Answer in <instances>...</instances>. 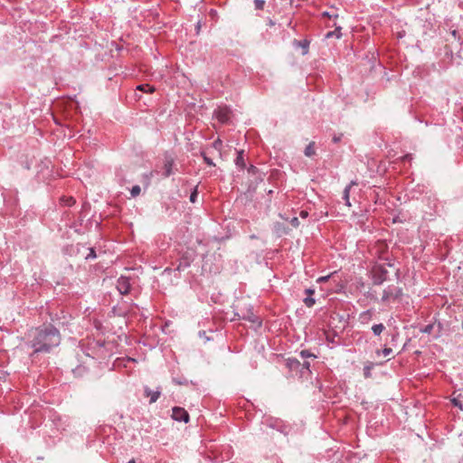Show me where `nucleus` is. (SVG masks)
Wrapping results in <instances>:
<instances>
[{"instance_id":"nucleus-1","label":"nucleus","mask_w":463,"mask_h":463,"mask_svg":"<svg viewBox=\"0 0 463 463\" xmlns=\"http://www.w3.org/2000/svg\"><path fill=\"white\" fill-rule=\"evenodd\" d=\"M31 336L33 338L28 345L33 349V354L50 353L61 343L60 332L52 325L35 328Z\"/></svg>"},{"instance_id":"nucleus-2","label":"nucleus","mask_w":463,"mask_h":463,"mask_svg":"<svg viewBox=\"0 0 463 463\" xmlns=\"http://www.w3.org/2000/svg\"><path fill=\"white\" fill-rule=\"evenodd\" d=\"M402 296V288L396 286L387 287L383 293L382 302L386 303L398 299Z\"/></svg>"},{"instance_id":"nucleus-3","label":"nucleus","mask_w":463,"mask_h":463,"mask_svg":"<svg viewBox=\"0 0 463 463\" xmlns=\"http://www.w3.org/2000/svg\"><path fill=\"white\" fill-rule=\"evenodd\" d=\"M232 110L228 107H219L214 110V116L219 122L226 124L230 121Z\"/></svg>"},{"instance_id":"nucleus-4","label":"nucleus","mask_w":463,"mask_h":463,"mask_svg":"<svg viewBox=\"0 0 463 463\" xmlns=\"http://www.w3.org/2000/svg\"><path fill=\"white\" fill-rule=\"evenodd\" d=\"M131 288L130 281L128 277L120 276L117 280V289L121 295H127Z\"/></svg>"},{"instance_id":"nucleus-5","label":"nucleus","mask_w":463,"mask_h":463,"mask_svg":"<svg viewBox=\"0 0 463 463\" xmlns=\"http://www.w3.org/2000/svg\"><path fill=\"white\" fill-rule=\"evenodd\" d=\"M172 418L176 421H189V414L188 412L181 407H174L172 409Z\"/></svg>"},{"instance_id":"nucleus-6","label":"nucleus","mask_w":463,"mask_h":463,"mask_svg":"<svg viewBox=\"0 0 463 463\" xmlns=\"http://www.w3.org/2000/svg\"><path fill=\"white\" fill-rule=\"evenodd\" d=\"M387 279V270L383 268H377L373 270V281L375 285L383 284Z\"/></svg>"},{"instance_id":"nucleus-7","label":"nucleus","mask_w":463,"mask_h":463,"mask_svg":"<svg viewBox=\"0 0 463 463\" xmlns=\"http://www.w3.org/2000/svg\"><path fill=\"white\" fill-rule=\"evenodd\" d=\"M144 394L146 397L149 398V402H156L161 395V389L158 387L156 391L151 390L149 387L146 386L144 388Z\"/></svg>"},{"instance_id":"nucleus-8","label":"nucleus","mask_w":463,"mask_h":463,"mask_svg":"<svg viewBox=\"0 0 463 463\" xmlns=\"http://www.w3.org/2000/svg\"><path fill=\"white\" fill-rule=\"evenodd\" d=\"M241 318L244 320H248L253 324H256L258 326H261V322L260 321L259 317L253 314L251 309H250L247 314H243L242 316H240Z\"/></svg>"},{"instance_id":"nucleus-9","label":"nucleus","mask_w":463,"mask_h":463,"mask_svg":"<svg viewBox=\"0 0 463 463\" xmlns=\"http://www.w3.org/2000/svg\"><path fill=\"white\" fill-rule=\"evenodd\" d=\"M173 166H174V160L172 158H167L164 165V176L168 177L173 174Z\"/></svg>"},{"instance_id":"nucleus-10","label":"nucleus","mask_w":463,"mask_h":463,"mask_svg":"<svg viewBox=\"0 0 463 463\" xmlns=\"http://www.w3.org/2000/svg\"><path fill=\"white\" fill-rule=\"evenodd\" d=\"M235 165L241 168V169H244L246 167V163H245V159H244V151L243 150H240L237 152V156H236V159H235Z\"/></svg>"},{"instance_id":"nucleus-11","label":"nucleus","mask_w":463,"mask_h":463,"mask_svg":"<svg viewBox=\"0 0 463 463\" xmlns=\"http://www.w3.org/2000/svg\"><path fill=\"white\" fill-rule=\"evenodd\" d=\"M354 184H356L355 182L352 181L350 183V184H348L345 190H344V194H343V199L345 201V204L348 205V206H351V203H350V201H349V197H350V189H351V186L354 185Z\"/></svg>"},{"instance_id":"nucleus-12","label":"nucleus","mask_w":463,"mask_h":463,"mask_svg":"<svg viewBox=\"0 0 463 463\" xmlns=\"http://www.w3.org/2000/svg\"><path fill=\"white\" fill-rule=\"evenodd\" d=\"M287 364L290 370H300L301 363L297 358H288Z\"/></svg>"},{"instance_id":"nucleus-13","label":"nucleus","mask_w":463,"mask_h":463,"mask_svg":"<svg viewBox=\"0 0 463 463\" xmlns=\"http://www.w3.org/2000/svg\"><path fill=\"white\" fill-rule=\"evenodd\" d=\"M304 154L307 157H310L316 154L315 142L312 141L306 146Z\"/></svg>"},{"instance_id":"nucleus-14","label":"nucleus","mask_w":463,"mask_h":463,"mask_svg":"<svg viewBox=\"0 0 463 463\" xmlns=\"http://www.w3.org/2000/svg\"><path fill=\"white\" fill-rule=\"evenodd\" d=\"M385 330V326L383 324H375L372 326V331L374 335H380Z\"/></svg>"},{"instance_id":"nucleus-15","label":"nucleus","mask_w":463,"mask_h":463,"mask_svg":"<svg viewBox=\"0 0 463 463\" xmlns=\"http://www.w3.org/2000/svg\"><path fill=\"white\" fill-rule=\"evenodd\" d=\"M341 36H342V33H341L340 26L336 27L335 31L328 32L326 34V38H327V39L332 38V37H335V38L339 39V38H341Z\"/></svg>"},{"instance_id":"nucleus-16","label":"nucleus","mask_w":463,"mask_h":463,"mask_svg":"<svg viewBox=\"0 0 463 463\" xmlns=\"http://www.w3.org/2000/svg\"><path fill=\"white\" fill-rule=\"evenodd\" d=\"M299 355L302 359L306 360L307 358H317V355L311 353L309 350H302L299 353Z\"/></svg>"},{"instance_id":"nucleus-17","label":"nucleus","mask_w":463,"mask_h":463,"mask_svg":"<svg viewBox=\"0 0 463 463\" xmlns=\"http://www.w3.org/2000/svg\"><path fill=\"white\" fill-rule=\"evenodd\" d=\"M297 44L303 49V54H307L308 52L309 42L307 40L298 41Z\"/></svg>"},{"instance_id":"nucleus-18","label":"nucleus","mask_w":463,"mask_h":463,"mask_svg":"<svg viewBox=\"0 0 463 463\" xmlns=\"http://www.w3.org/2000/svg\"><path fill=\"white\" fill-rule=\"evenodd\" d=\"M137 90H139L145 91V92H154L155 88L148 84H141L137 87Z\"/></svg>"},{"instance_id":"nucleus-19","label":"nucleus","mask_w":463,"mask_h":463,"mask_svg":"<svg viewBox=\"0 0 463 463\" xmlns=\"http://www.w3.org/2000/svg\"><path fill=\"white\" fill-rule=\"evenodd\" d=\"M201 156H203V161L210 166H214L215 164L213 163V159L210 158L208 156H207V153L205 151H202L201 152Z\"/></svg>"},{"instance_id":"nucleus-20","label":"nucleus","mask_w":463,"mask_h":463,"mask_svg":"<svg viewBox=\"0 0 463 463\" xmlns=\"http://www.w3.org/2000/svg\"><path fill=\"white\" fill-rule=\"evenodd\" d=\"M87 372V369L85 366H78L76 369L73 370V373L76 376H83L84 373Z\"/></svg>"},{"instance_id":"nucleus-21","label":"nucleus","mask_w":463,"mask_h":463,"mask_svg":"<svg viewBox=\"0 0 463 463\" xmlns=\"http://www.w3.org/2000/svg\"><path fill=\"white\" fill-rule=\"evenodd\" d=\"M141 188L139 185H134L130 190V194L132 197H137L140 194Z\"/></svg>"},{"instance_id":"nucleus-22","label":"nucleus","mask_w":463,"mask_h":463,"mask_svg":"<svg viewBox=\"0 0 463 463\" xmlns=\"http://www.w3.org/2000/svg\"><path fill=\"white\" fill-rule=\"evenodd\" d=\"M222 142L221 139H216L213 144H212V147L215 150H217L218 152H221L222 150Z\"/></svg>"},{"instance_id":"nucleus-23","label":"nucleus","mask_w":463,"mask_h":463,"mask_svg":"<svg viewBox=\"0 0 463 463\" xmlns=\"http://www.w3.org/2000/svg\"><path fill=\"white\" fill-rule=\"evenodd\" d=\"M304 303L305 305L307 307H311L314 306L315 304V298H313L312 297L308 296L307 298H304Z\"/></svg>"},{"instance_id":"nucleus-24","label":"nucleus","mask_w":463,"mask_h":463,"mask_svg":"<svg viewBox=\"0 0 463 463\" xmlns=\"http://www.w3.org/2000/svg\"><path fill=\"white\" fill-rule=\"evenodd\" d=\"M309 368H310V364H309V362H307V361H304V363H303V364H301V365H300V372H301L302 373H304V372H303V370H304V369H305V370H307V372H310V369H309Z\"/></svg>"},{"instance_id":"nucleus-25","label":"nucleus","mask_w":463,"mask_h":463,"mask_svg":"<svg viewBox=\"0 0 463 463\" xmlns=\"http://www.w3.org/2000/svg\"><path fill=\"white\" fill-rule=\"evenodd\" d=\"M197 196H198V192H197V189L194 188V190L190 194V202L191 203H195L196 199H197Z\"/></svg>"},{"instance_id":"nucleus-26","label":"nucleus","mask_w":463,"mask_h":463,"mask_svg":"<svg viewBox=\"0 0 463 463\" xmlns=\"http://www.w3.org/2000/svg\"><path fill=\"white\" fill-rule=\"evenodd\" d=\"M265 2L263 0H255L256 9L261 10L264 6Z\"/></svg>"},{"instance_id":"nucleus-27","label":"nucleus","mask_w":463,"mask_h":463,"mask_svg":"<svg viewBox=\"0 0 463 463\" xmlns=\"http://www.w3.org/2000/svg\"><path fill=\"white\" fill-rule=\"evenodd\" d=\"M392 353V349L391 347H384V348L382 350V354H383L384 356H388V355H390Z\"/></svg>"},{"instance_id":"nucleus-28","label":"nucleus","mask_w":463,"mask_h":463,"mask_svg":"<svg viewBox=\"0 0 463 463\" xmlns=\"http://www.w3.org/2000/svg\"><path fill=\"white\" fill-rule=\"evenodd\" d=\"M364 374L365 378H369L371 376V367L370 366H364Z\"/></svg>"},{"instance_id":"nucleus-29","label":"nucleus","mask_w":463,"mask_h":463,"mask_svg":"<svg viewBox=\"0 0 463 463\" xmlns=\"http://www.w3.org/2000/svg\"><path fill=\"white\" fill-rule=\"evenodd\" d=\"M432 327H433L432 324H429L424 328H422L420 331L423 333H430Z\"/></svg>"},{"instance_id":"nucleus-30","label":"nucleus","mask_w":463,"mask_h":463,"mask_svg":"<svg viewBox=\"0 0 463 463\" xmlns=\"http://www.w3.org/2000/svg\"><path fill=\"white\" fill-rule=\"evenodd\" d=\"M290 223L292 226L294 227H298L299 225V221L297 217H293L291 220H290Z\"/></svg>"},{"instance_id":"nucleus-31","label":"nucleus","mask_w":463,"mask_h":463,"mask_svg":"<svg viewBox=\"0 0 463 463\" xmlns=\"http://www.w3.org/2000/svg\"><path fill=\"white\" fill-rule=\"evenodd\" d=\"M370 316H371V312H370V310H367V311L363 312L360 315V318L364 319V318L370 317Z\"/></svg>"},{"instance_id":"nucleus-32","label":"nucleus","mask_w":463,"mask_h":463,"mask_svg":"<svg viewBox=\"0 0 463 463\" xmlns=\"http://www.w3.org/2000/svg\"><path fill=\"white\" fill-rule=\"evenodd\" d=\"M331 275L323 276L317 279V282L322 283L327 281Z\"/></svg>"},{"instance_id":"nucleus-33","label":"nucleus","mask_w":463,"mask_h":463,"mask_svg":"<svg viewBox=\"0 0 463 463\" xmlns=\"http://www.w3.org/2000/svg\"><path fill=\"white\" fill-rule=\"evenodd\" d=\"M75 203V200L72 197H70L66 200V204L71 206Z\"/></svg>"},{"instance_id":"nucleus-34","label":"nucleus","mask_w":463,"mask_h":463,"mask_svg":"<svg viewBox=\"0 0 463 463\" xmlns=\"http://www.w3.org/2000/svg\"><path fill=\"white\" fill-rule=\"evenodd\" d=\"M89 258H96V253H95V250L93 249H90V251L89 253V255L87 256L86 259H89Z\"/></svg>"},{"instance_id":"nucleus-35","label":"nucleus","mask_w":463,"mask_h":463,"mask_svg":"<svg viewBox=\"0 0 463 463\" xmlns=\"http://www.w3.org/2000/svg\"><path fill=\"white\" fill-rule=\"evenodd\" d=\"M300 217L302 218H307L308 213L307 211H301L300 213H299Z\"/></svg>"},{"instance_id":"nucleus-36","label":"nucleus","mask_w":463,"mask_h":463,"mask_svg":"<svg viewBox=\"0 0 463 463\" xmlns=\"http://www.w3.org/2000/svg\"><path fill=\"white\" fill-rule=\"evenodd\" d=\"M402 159L403 161H405V160L410 161L411 159V155H405L404 156L402 157Z\"/></svg>"},{"instance_id":"nucleus-37","label":"nucleus","mask_w":463,"mask_h":463,"mask_svg":"<svg viewBox=\"0 0 463 463\" xmlns=\"http://www.w3.org/2000/svg\"><path fill=\"white\" fill-rule=\"evenodd\" d=\"M323 15L324 16H327L329 18L333 17V15H331L328 12H324ZM334 17H337V14H335Z\"/></svg>"},{"instance_id":"nucleus-38","label":"nucleus","mask_w":463,"mask_h":463,"mask_svg":"<svg viewBox=\"0 0 463 463\" xmlns=\"http://www.w3.org/2000/svg\"><path fill=\"white\" fill-rule=\"evenodd\" d=\"M458 115L462 118L463 119V105L459 108V109L458 110Z\"/></svg>"},{"instance_id":"nucleus-39","label":"nucleus","mask_w":463,"mask_h":463,"mask_svg":"<svg viewBox=\"0 0 463 463\" xmlns=\"http://www.w3.org/2000/svg\"><path fill=\"white\" fill-rule=\"evenodd\" d=\"M306 293H307L308 296H310V297H311V295L314 293V290H313V289H311V288H307V289H306Z\"/></svg>"},{"instance_id":"nucleus-40","label":"nucleus","mask_w":463,"mask_h":463,"mask_svg":"<svg viewBox=\"0 0 463 463\" xmlns=\"http://www.w3.org/2000/svg\"><path fill=\"white\" fill-rule=\"evenodd\" d=\"M340 140H341V137H333V141H334L335 143H337V142H339Z\"/></svg>"},{"instance_id":"nucleus-41","label":"nucleus","mask_w":463,"mask_h":463,"mask_svg":"<svg viewBox=\"0 0 463 463\" xmlns=\"http://www.w3.org/2000/svg\"><path fill=\"white\" fill-rule=\"evenodd\" d=\"M128 463H136V462H135V459H131Z\"/></svg>"},{"instance_id":"nucleus-42","label":"nucleus","mask_w":463,"mask_h":463,"mask_svg":"<svg viewBox=\"0 0 463 463\" xmlns=\"http://www.w3.org/2000/svg\"><path fill=\"white\" fill-rule=\"evenodd\" d=\"M456 33H457V32H456L455 30H454V31H452V34H453L454 36H456Z\"/></svg>"},{"instance_id":"nucleus-43","label":"nucleus","mask_w":463,"mask_h":463,"mask_svg":"<svg viewBox=\"0 0 463 463\" xmlns=\"http://www.w3.org/2000/svg\"><path fill=\"white\" fill-rule=\"evenodd\" d=\"M128 361L135 362L136 360H135V359H132V358H128Z\"/></svg>"}]
</instances>
